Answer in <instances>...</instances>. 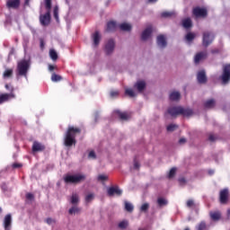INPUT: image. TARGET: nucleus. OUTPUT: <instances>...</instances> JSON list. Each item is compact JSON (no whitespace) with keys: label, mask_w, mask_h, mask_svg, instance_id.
I'll return each instance as SVG.
<instances>
[{"label":"nucleus","mask_w":230,"mask_h":230,"mask_svg":"<svg viewBox=\"0 0 230 230\" xmlns=\"http://www.w3.org/2000/svg\"><path fill=\"white\" fill-rule=\"evenodd\" d=\"M208 173H209L210 175H213V173H215V172H214V171H209Z\"/></svg>","instance_id":"62"},{"label":"nucleus","mask_w":230,"mask_h":230,"mask_svg":"<svg viewBox=\"0 0 230 230\" xmlns=\"http://www.w3.org/2000/svg\"><path fill=\"white\" fill-rule=\"evenodd\" d=\"M92 39L93 40V47L96 48V46L100 44V40H102V35L100 34V31H95L92 35Z\"/></svg>","instance_id":"19"},{"label":"nucleus","mask_w":230,"mask_h":230,"mask_svg":"<svg viewBox=\"0 0 230 230\" xmlns=\"http://www.w3.org/2000/svg\"><path fill=\"white\" fill-rule=\"evenodd\" d=\"M26 199H27V200H33V194H31V193H27L26 194Z\"/></svg>","instance_id":"53"},{"label":"nucleus","mask_w":230,"mask_h":230,"mask_svg":"<svg viewBox=\"0 0 230 230\" xmlns=\"http://www.w3.org/2000/svg\"><path fill=\"white\" fill-rule=\"evenodd\" d=\"M169 98L171 102H179L181 100V93L173 91L170 93Z\"/></svg>","instance_id":"20"},{"label":"nucleus","mask_w":230,"mask_h":230,"mask_svg":"<svg viewBox=\"0 0 230 230\" xmlns=\"http://www.w3.org/2000/svg\"><path fill=\"white\" fill-rule=\"evenodd\" d=\"M182 26L186 30H188V28H191V26H192L191 19L186 18V19L182 20Z\"/></svg>","instance_id":"29"},{"label":"nucleus","mask_w":230,"mask_h":230,"mask_svg":"<svg viewBox=\"0 0 230 230\" xmlns=\"http://www.w3.org/2000/svg\"><path fill=\"white\" fill-rule=\"evenodd\" d=\"M54 70H55V66H53V65H49V71H54Z\"/></svg>","instance_id":"59"},{"label":"nucleus","mask_w":230,"mask_h":230,"mask_svg":"<svg viewBox=\"0 0 230 230\" xmlns=\"http://www.w3.org/2000/svg\"><path fill=\"white\" fill-rule=\"evenodd\" d=\"M12 98H15V94H13V93H1L0 94V105H2V103H4V102H8L9 100H12Z\"/></svg>","instance_id":"14"},{"label":"nucleus","mask_w":230,"mask_h":230,"mask_svg":"<svg viewBox=\"0 0 230 230\" xmlns=\"http://www.w3.org/2000/svg\"><path fill=\"white\" fill-rule=\"evenodd\" d=\"M85 178V174L82 173L66 174L64 177V181L66 184H78V182H82Z\"/></svg>","instance_id":"3"},{"label":"nucleus","mask_w":230,"mask_h":230,"mask_svg":"<svg viewBox=\"0 0 230 230\" xmlns=\"http://www.w3.org/2000/svg\"><path fill=\"white\" fill-rule=\"evenodd\" d=\"M175 173H177V168L172 167L170 172H168V179H173V177H175Z\"/></svg>","instance_id":"37"},{"label":"nucleus","mask_w":230,"mask_h":230,"mask_svg":"<svg viewBox=\"0 0 230 230\" xmlns=\"http://www.w3.org/2000/svg\"><path fill=\"white\" fill-rule=\"evenodd\" d=\"M118 28V23L116 22H110L107 24L106 31H114Z\"/></svg>","instance_id":"26"},{"label":"nucleus","mask_w":230,"mask_h":230,"mask_svg":"<svg viewBox=\"0 0 230 230\" xmlns=\"http://www.w3.org/2000/svg\"><path fill=\"white\" fill-rule=\"evenodd\" d=\"M49 57L51 58V60H57L58 58V54L56 52L55 49H50L49 50Z\"/></svg>","instance_id":"36"},{"label":"nucleus","mask_w":230,"mask_h":230,"mask_svg":"<svg viewBox=\"0 0 230 230\" xmlns=\"http://www.w3.org/2000/svg\"><path fill=\"white\" fill-rule=\"evenodd\" d=\"M119 28L122 31H130V30H132V25L128 22H122L119 25Z\"/></svg>","instance_id":"23"},{"label":"nucleus","mask_w":230,"mask_h":230,"mask_svg":"<svg viewBox=\"0 0 230 230\" xmlns=\"http://www.w3.org/2000/svg\"><path fill=\"white\" fill-rule=\"evenodd\" d=\"M4 230L12 229V215L8 214L4 218Z\"/></svg>","instance_id":"13"},{"label":"nucleus","mask_w":230,"mask_h":230,"mask_svg":"<svg viewBox=\"0 0 230 230\" xmlns=\"http://www.w3.org/2000/svg\"><path fill=\"white\" fill-rule=\"evenodd\" d=\"M109 179V176H107L106 174H99L97 176V181H99V182H103L105 181H107Z\"/></svg>","instance_id":"40"},{"label":"nucleus","mask_w":230,"mask_h":230,"mask_svg":"<svg viewBox=\"0 0 230 230\" xmlns=\"http://www.w3.org/2000/svg\"><path fill=\"white\" fill-rule=\"evenodd\" d=\"M193 15L195 17H206L208 15V10L206 8L196 7L193 9Z\"/></svg>","instance_id":"9"},{"label":"nucleus","mask_w":230,"mask_h":230,"mask_svg":"<svg viewBox=\"0 0 230 230\" xmlns=\"http://www.w3.org/2000/svg\"><path fill=\"white\" fill-rule=\"evenodd\" d=\"M40 48L41 49H44V40H40Z\"/></svg>","instance_id":"60"},{"label":"nucleus","mask_w":230,"mask_h":230,"mask_svg":"<svg viewBox=\"0 0 230 230\" xmlns=\"http://www.w3.org/2000/svg\"><path fill=\"white\" fill-rule=\"evenodd\" d=\"M228 215H230V209L228 210Z\"/></svg>","instance_id":"64"},{"label":"nucleus","mask_w":230,"mask_h":230,"mask_svg":"<svg viewBox=\"0 0 230 230\" xmlns=\"http://www.w3.org/2000/svg\"><path fill=\"white\" fill-rule=\"evenodd\" d=\"M208 139H209V141H215V136L214 135H209Z\"/></svg>","instance_id":"57"},{"label":"nucleus","mask_w":230,"mask_h":230,"mask_svg":"<svg viewBox=\"0 0 230 230\" xmlns=\"http://www.w3.org/2000/svg\"><path fill=\"white\" fill-rule=\"evenodd\" d=\"M107 194L109 197H121L123 190L118 186H112L107 189Z\"/></svg>","instance_id":"6"},{"label":"nucleus","mask_w":230,"mask_h":230,"mask_svg":"<svg viewBox=\"0 0 230 230\" xmlns=\"http://www.w3.org/2000/svg\"><path fill=\"white\" fill-rule=\"evenodd\" d=\"M45 7L47 12L51 13V0H45Z\"/></svg>","instance_id":"43"},{"label":"nucleus","mask_w":230,"mask_h":230,"mask_svg":"<svg viewBox=\"0 0 230 230\" xmlns=\"http://www.w3.org/2000/svg\"><path fill=\"white\" fill-rule=\"evenodd\" d=\"M118 94H119V92H118V91H111V92L110 93V96H111V98H116V96H118Z\"/></svg>","instance_id":"51"},{"label":"nucleus","mask_w":230,"mask_h":230,"mask_svg":"<svg viewBox=\"0 0 230 230\" xmlns=\"http://www.w3.org/2000/svg\"><path fill=\"white\" fill-rule=\"evenodd\" d=\"M88 158L96 159V153H94V151H90V153L88 154Z\"/></svg>","instance_id":"49"},{"label":"nucleus","mask_w":230,"mask_h":230,"mask_svg":"<svg viewBox=\"0 0 230 230\" xmlns=\"http://www.w3.org/2000/svg\"><path fill=\"white\" fill-rule=\"evenodd\" d=\"M215 40V35L213 32L205 31L203 32L202 44L205 48H208Z\"/></svg>","instance_id":"5"},{"label":"nucleus","mask_w":230,"mask_h":230,"mask_svg":"<svg viewBox=\"0 0 230 230\" xmlns=\"http://www.w3.org/2000/svg\"><path fill=\"white\" fill-rule=\"evenodd\" d=\"M116 46V43L114 42V40H109L108 42L105 45V52L107 55H111L114 51V48Z\"/></svg>","instance_id":"11"},{"label":"nucleus","mask_w":230,"mask_h":230,"mask_svg":"<svg viewBox=\"0 0 230 230\" xmlns=\"http://www.w3.org/2000/svg\"><path fill=\"white\" fill-rule=\"evenodd\" d=\"M198 230H204L206 229V223L204 221H202L198 226H197Z\"/></svg>","instance_id":"48"},{"label":"nucleus","mask_w":230,"mask_h":230,"mask_svg":"<svg viewBox=\"0 0 230 230\" xmlns=\"http://www.w3.org/2000/svg\"><path fill=\"white\" fill-rule=\"evenodd\" d=\"M85 202L89 204V202H93L94 200V193H89L85 196Z\"/></svg>","instance_id":"38"},{"label":"nucleus","mask_w":230,"mask_h":230,"mask_svg":"<svg viewBox=\"0 0 230 230\" xmlns=\"http://www.w3.org/2000/svg\"><path fill=\"white\" fill-rule=\"evenodd\" d=\"M204 105H205L206 109H213V107H215V105H217V102H215V100L210 99V100L207 101Z\"/></svg>","instance_id":"27"},{"label":"nucleus","mask_w":230,"mask_h":230,"mask_svg":"<svg viewBox=\"0 0 230 230\" xmlns=\"http://www.w3.org/2000/svg\"><path fill=\"white\" fill-rule=\"evenodd\" d=\"M148 208H150V205L148 203H144L140 207V211H143L144 213H146V211H148Z\"/></svg>","instance_id":"44"},{"label":"nucleus","mask_w":230,"mask_h":230,"mask_svg":"<svg viewBox=\"0 0 230 230\" xmlns=\"http://www.w3.org/2000/svg\"><path fill=\"white\" fill-rule=\"evenodd\" d=\"M6 4L9 8H19V5L21 4V0H8Z\"/></svg>","instance_id":"21"},{"label":"nucleus","mask_w":230,"mask_h":230,"mask_svg":"<svg viewBox=\"0 0 230 230\" xmlns=\"http://www.w3.org/2000/svg\"><path fill=\"white\" fill-rule=\"evenodd\" d=\"M195 39V34L192 32H189L187 33V35L185 36V40H187V42L190 44L192 42V40Z\"/></svg>","instance_id":"34"},{"label":"nucleus","mask_w":230,"mask_h":230,"mask_svg":"<svg viewBox=\"0 0 230 230\" xmlns=\"http://www.w3.org/2000/svg\"><path fill=\"white\" fill-rule=\"evenodd\" d=\"M185 230H190V228L187 227V228H185Z\"/></svg>","instance_id":"63"},{"label":"nucleus","mask_w":230,"mask_h":230,"mask_svg":"<svg viewBox=\"0 0 230 230\" xmlns=\"http://www.w3.org/2000/svg\"><path fill=\"white\" fill-rule=\"evenodd\" d=\"M117 116L120 118V119H128V115L126 112H121L120 111H115Z\"/></svg>","instance_id":"33"},{"label":"nucleus","mask_w":230,"mask_h":230,"mask_svg":"<svg viewBox=\"0 0 230 230\" xmlns=\"http://www.w3.org/2000/svg\"><path fill=\"white\" fill-rule=\"evenodd\" d=\"M222 82L223 84H229L230 80V64L225 65L223 66V75H222Z\"/></svg>","instance_id":"7"},{"label":"nucleus","mask_w":230,"mask_h":230,"mask_svg":"<svg viewBox=\"0 0 230 230\" xmlns=\"http://www.w3.org/2000/svg\"><path fill=\"white\" fill-rule=\"evenodd\" d=\"M46 222L49 226H53V224H55V219L49 217L47 218Z\"/></svg>","instance_id":"50"},{"label":"nucleus","mask_w":230,"mask_h":230,"mask_svg":"<svg viewBox=\"0 0 230 230\" xmlns=\"http://www.w3.org/2000/svg\"><path fill=\"white\" fill-rule=\"evenodd\" d=\"M210 217L212 220H220V212L216 211V212H210Z\"/></svg>","instance_id":"35"},{"label":"nucleus","mask_w":230,"mask_h":230,"mask_svg":"<svg viewBox=\"0 0 230 230\" xmlns=\"http://www.w3.org/2000/svg\"><path fill=\"white\" fill-rule=\"evenodd\" d=\"M81 211H82V209L80 208H78V206L74 205L69 208L68 214L69 215H80Z\"/></svg>","instance_id":"22"},{"label":"nucleus","mask_w":230,"mask_h":230,"mask_svg":"<svg viewBox=\"0 0 230 230\" xmlns=\"http://www.w3.org/2000/svg\"><path fill=\"white\" fill-rule=\"evenodd\" d=\"M44 146L39 142H34L32 145V152H42Z\"/></svg>","instance_id":"24"},{"label":"nucleus","mask_w":230,"mask_h":230,"mask_svg":"<svg viewBox=\"0 0 230 230\" xmlns=\"http://www.w3.org/2000/svg\"><path fill=\"white\" fill-rule=\"evenodd\" d=\"M157 204L160 208H164V206H168V200L164 198H158Z\"/></svg>","instance_id":"28"},{"label":"nucleus","mask_w":230,"mask_h":230,"mask_svg":"<svg viewBox=\"0 0 230 230\" xmlns=\"http://www.w3.org/2000/svg\"><path fill=\"white\" fill-rule=\"evenodd\" d=\"M30 70V60L22 59L18 62L17 71L20 76L28 78V71Z\"/></svg>","instance_id":"4"},{"label":"nucleus","mask_w":230,"mask_h":230,"mask_svg":"<svg viewBox=\"0 0 230 230\" xmlns=\"http://www.w3.org/2000/svg\"><path fill=\"white\" fill-rule=\"evenodd\" d=\"M51 21V13L47 12L40 16V22L42 26H48Z\"/></svg>","instance_id":"8"},{"label":"nucleus","mask_w":230,"mask_h":230,"mask_svg":"<svg viewBox=\"0 0 230 230\" xmlns=\"http://www.w3.org/2000/svg\"><path fill=\"white\" fill-rule=\"evenodd\" d=\"M175 15V12H164L162 13V17L168 18L173 17Z\"/></svg>","instance_id":"42"},{"label":"nucleus","mask_w":230,"mask_h":230,"mask_svg":"<svg viewBox=\"0 0 230 230\" xmlns=\"http://www.w3.org/2000/svg\"><path fill=\"white\" fill-rule=\"evenodd\" d=\"M51 80L52 82H60V80H62V76L53 73L51 75Z\"/></svg>","instance_id":"41"},{"label":"nucleus","mask_w":230,"mask_h":230,"mask_svg":"<svg viewBox=\"0 0 230 230\" xmlns=\"http://www.w3.org/2000/svg\"><path fill=\"white\" fill-rule=\"evenodd\" d=\"M5 89H7V91H10L11 93H13V86H10L9 84H5Z\"/></svg>","instance_id":"54"},{"label":"nucleus","mask_w":230,"mask_h":230,"mask_svg":"<svg viewBox=\"0 0 230 230\" xmlns=\"http://www.w3.org/2000/svg\"><path fill=\"white\" fill-rule=\"evenodd\" d=\"M156 44L161 49H164L167 46L166 37L164 35H159L156 39Z\"/></svg>","instance_id":"10"},{"label":"nucleus","mask_w":230,"mask_h":230,"mask_svg":"<svg viewBox=\"0 0 230 230\" xmlns=\"http://www.w3.org/2000/svg\"><path fill=\"white\" fill-rule=\"evenodd\" d=\"M134 168H135V170H138L139 169V164L137 162L134 163Z\"/></svg>","instance_id":"56"},{"label":"nucleus","mask_w":230,"mask_h":230,"mask_svg":"<svg viewBox=\"0 0 230 230\" xmlns=\"http://www.w3.org/2000/svg\"><path fill=\"white\" fill-rule=\"evenodd\" d=\"M179 183L181 184V186H184V184H186V179L184 177H181L179 178Z\"/></svg>","instance_id":"52"},{"label":"nucleus","mask_w":230,"mask_h":230,"mask_svg":"<svg viewBox=\"0 0 230 230\" xmlns=\"http://www.w3.org/2000/svg\"><path fill=\"white\" fill-rule=\"evenodd\" d=\"M152 37V27H147L141 34L142 40H148Z\"/></svg>","instance_id":"16"},{"label":"nucleus","mask_w":230,"mask_h":230,"mask_svg":"<svg viewBox=\"0 0 230 230\" xmlns=\"http://www.w3.org/2000/svg\"><path fill=\"white\" fill-rule=\"evenodd\" d=\"M186 206L187 208H195L196 204L193 199H189L187 200Z\"/></svg>","instance_id":"47"},{"label":"nucleus","mask_w":230,"mask_h":230,"mask_svg":"<svg viewBox=\"0 0 230 230\" xmlns=\"http://www.w3.org/2000/svg\"><path fill=\"white\" fill-rule=\"evenodd\" d=\"M80 202V196L76 193H73L70 198V203L73 204V206H76V204H79Z\"/></svg>","instance_id":"25"},{"label":"nucleus","mask_w":230,"mask_h":230,"mask_svg":"<svg viewBox=\"0 0 230 230\" xmlns=\"http://www.w3.org/2000/svg\"><path fill=\"white\" fill-rule=\"evenodd\" d=\"M118 227L119 229L125 230L128 227V220H122L119 223Z\"/></svg>","instance_id":"30"},{"label":"nucleus","mask_w":230,"mask_h":230,"mask_svg":"<svg viewBox=\"0 0 230 230\" xmlns=\"http://www.w3.org/2000/svg\"><path fill=\"white\" fill-rule=\"evenodd\" d=\"M125 209L128 211V213H132V211H134V205L128 201H125Z\"/></svg>","instance_id":"32"},{"label":"nucleus","mask_w":230,"mask_h":230,"mask_svg":"<svg viewBox=\"0 0 230 230\" xmlns=\"http://www.w3.org/2000/svg\"><path fill=\"white\" fill-rule=\"evenodd\" d=\"M125 94L127 96H129V98H134L137 96L136 92H134L131 88H126L125 89Z\"/></svg>","instance_id":"31"},{"label":"nucleus","mask_w":230,"mask_h":230,"mask_svg":"<svg viewBox=\"0 0 230 230\" xmlns=\"http://www.w3.org/2000/svg\"><path fill=\"white\" fill-rule=\"evenodd\" d=\"M167 114H170L172 118H177V116L181 115L185 116L186 118H190V116H193V110L185 109L181 106L171 107L167 110Z\"/></svg>","instance_id":"2"},{"label":"nucleus","mask_w":230,"mask_h":230,"mask_svg":"<svg viewBox=\"0 0 230 230\" xmlns=\"http://www.w3.org/2000/svg\"><path fill=\"white\" fill-rule=\"evenodd\" d=\"M13 75V69H6L4 72V78H10Z\"/></svg>","instance_id":"39"},{"label":"nucleus","mask_w":230,"mask_h":230,"mask_svg":"<svg viewBox=\"0 0 230 230\" xmlns=\"http://www.w3.org/2000/svg\"><path fill=\"white\" fill-rule=\"evenodd\" d=\"M80 128L69 126L64 137L65 146H73V145H76V136L77 134H80Z\"/></svg>","instance_id":"1"},{"label":"nucleus","mask_w":230,"mask_h":230,"mask_svg":"<svg viewBox=\"0 0 230 230\" xmlns=\"http://www.w3.org/2000/svg\"><path fill=\"white\" fill-rule=\"evenodd\" d=\"M178 126L175 124H171L167 126V131L168 132H173V130L177 129Z\"/></svg>","instance_id":"45"},{"label":"nucleus","mask_w":230,"mask_h":230,"mask_svg":"<svg viewBox=\"0 0 230 230\" xmlns=\"http://www.w3.org/2000/svg\"><path fill=\"white\" fill-rule=\"evenodd\" d=\"M149 3H157V0H149Z\"/></svg>","instance_id":"61"},{"label":"nucleus","mask_w":230,"mask_h":230,"mask_svg":"<svg viewBox=\"0 0 230 230\" xmlns=\"http://www.w3.org/2000/svg\"><path fill=\"white\" fill-rule=\"evenodd\" d=\"M53 13H54V19H56V21H58V5H56L54 7Z\"/></svg>","instance_id":"46"},{"label":"nucleus","mask_w":230,"mask_h":230,"mask_svg":"<svg viewBox=\"0 0 230 230\" xmlns=\"http://www.w3.org/2000/svg\"><path fill=\"white\" fill-rule=\"evenodd\" d=\"M229 197V190L225 189L220 191V202L221 204H226L227 202V199Z\"/></svg>","instance_id":"18"},{"label":"nucleus","mask_w":230,"mask_h":230,"mask_svg":"<svg viewBox=\"0 0 230 230\" xmlns=\"http://www.w3.org/2000/svg\"><path fill=\"white\" fill-rule=\"evenodd\" d=\"M184 143H186V138H181V139L179 140V144H180V145H184Z\"/></svg>","instance_id":"55"},{"label":"nucleus","mask_w":230,"mask_h":230,"mask_svg":"<svg viewBox=\"0 0 230 230\" xmlns=\"http://www.w3.org/2000/svg\"><path fill=\"white\" fill-rule=\"evenodd\" d=\"M197 80L199 84H206L208 82V77L206 76V71L201 70L197 75Z\"/></svg>","instance_id":"15"},{"label":"nucleus","mask_w":230,"mask_h":230,"mask_svg":"<svg viewBox=\"0 0 230 230\" xmlns=\"http://www.w3.org/2000/svg\"><path fill=\"white\" fill-rule=\"evenodd\" d=\"M208 57V52H199L194 57V63L199 64L201 60H204Z\"/></svg>","instance_id":"17"},{"label":"nucleus","mask_w":230,"mask_h":230,"mask_svg":"<svg viewBox=\"0 0 230 230\" xmlns=\"http://www.w3.org/2000/svg\"><path fill=\"white\" fill-rule=\"evenodd\" d=\"M134 88L137 89L138 93H143L145 89H146V82L143 80H138L137 83L134 84Z\"/></svg>","instance_id":"12"},{"label":"nucleus","mask_w":230,"mask_h":230,"mask_svg":"<svg viewBox=\"0 0 230 230\" xmlns=\"http://www.w3.org/2000/svg\"><path fill=\"white\" fill-rule=\"evenodd\" d=\"M21 164H13V168H21Z\"/></svg>","instance_id":"58"}]
</instances>
